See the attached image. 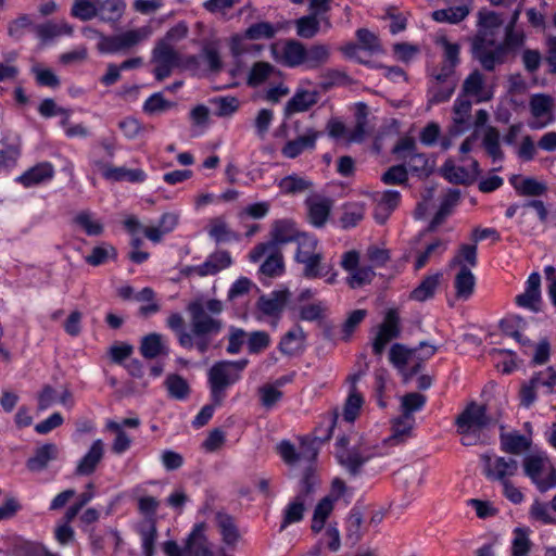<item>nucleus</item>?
Returning <instances> with one entry per match:
<instances>
[{"instance_id": "nucleus-1", "label": "nucleus", "mask_w": 556, "mask_h": 556, "mask_svg": "<svg viewBox=\"0 0 556 556\" xmlns=\"http://www.w3.org/2000/svg\"><path fill=\"white\" fill-rule=\"evenodd\" d=\"M224 309L220 300L201 295L187 304L189 330L185 329V320L179 313H172L166 319V326L175 332L181 348L205 354L224 329L225 324L220 318Z\"/></svg>"}, {"instance_id": "nucleus-2", "label": "nucleus", "mask_w": 556, "mask_h": 556, "mask_svg": "<svg viewBox=\"0 0 556 556\" xmlns=\"http://www.w3.org/2000/svg\"><path fill=\"white\" fill-rule=\"evenodd\" d=\"M248 364L249 359L241 358L218 361L211 366L207 371V383L212 402L215 405H220L226 397L227 389L241 380Z\"/></svg>"}, {"instance_id": "nucleus-3", "label": "nucleus", "mask_w": 556, "mask_h": 556, "mask_svg": "<svg viewBox=\"0 0 556 556\" xmlns=\"http://www.w3.org/2000/svg\"><path fill=\"white\" fill-rule=\"evenodd\" d=\"M278 453L282 460L289 466H304L305 473L301 482L302 498L308 495L315 485V479L312 473V464L317 457V450L313 442L301 443L300 450L296 451L295 446L290 441H282L277 446Z\"/></svg>"}, {"instance_id": "nucleus-4", "label": "nucleus", "mask_w": 556, "mask_h": 556, "mask_svg": "<svg viewBox=\"0 0 556 556\" xmlns=\"http://www.w3.org/2000/svg\"><path fill=\"white\" fill-rule=\"evenodd\" d=\"M151 61L155 64L154 76L160 81L168 77L173 70L180 65L191 68L199 64V58L195 55H190L182 61L180 54L166 40H160L155 45Z\"/></svg>"}, {"instance_id": "nucleus-5", "label": "nucleus", "mask_w": 556, "mask_h": 556, "mask_svg": "<svg viewBox=\"0 0 556 556\" xmlns=\"http://www.w3.org/2000/svg\"><path fill=\"white\" fill-rule=\"evenodd\" d=\"M523 471L536 489L544 493L556 488V468L543 453L528 455L522 462Z\"/></svg>"}, {"instance_id": "nucleus-6", "label": "nucleus", "mask_w": 556, "mask_h": 556, "mask_svg": "<svg viewBox=\"0 0 556 556\" xmlns=\"http://www.w3.org/2000/svg\"><path fill=\"white\" fill-rule=\"evenodd\" d=\"M151 35L152 28L147 25L117 35L101 37V41H98L97 47L102 53L114 54L126 52L147 40Z\"/></svg>"}, {"instance_id": "nucleus-7", "label": "nucleus", "mask_w": 556, "mask_h": 556, "mask_svg": "<svg viewBox=\"0 0 556 556\" xmlns=\"http://www.w3.org/2000/svg\"><path fill=\"white\" fill-rule=\"evenodd\" d=\"M397 159L404 162L407 170L419 176H428L432 172V165L425 153L417 151L416 142L413 138L401 139L393 149Z\"/></svg>"}, {"instance_id": "nucleus-8", "label": "nucleus", "mask_w": 556, "mask_h": 556, "mask_svg": "<svg viewBox=\"0 0 556 556\" xmlns=\"http://www.w3.org/2000/svg\"><path fill=\"white\" fill-rule=\"evenodd\" d=\"M348 439L342 437L337 442L336 456L339 463L353 476L359 473L361 468L375 456V452L367 445L346 448Z\"/></svg>"}, {"instance_id": "nucleus-9", "label": "nucleus", "mask_w": 556, "mask_h": 556, "mask_svg": "<svg viewBox=\"0 0 556 556\" xmlns=\"http://www.w3.org/2000/svg\"><path fill=\"white\" fill-rule=\"evenodd\" d=\"M481 460L483 462V473L490 481L504 483L515 477L519 470L518 460L511 457L483 454Z\"/></svg>"}, {"instance_id": "nucleus-10", "label": "nucleus", "mask_w": 556, "mask_h": 556, "mask_svg": "<svg viewBox=\"0 0 556 556\" xmlns=\"http://www.w3.org/2000/svg\"><path fill=\"white\" fill-rule=\"evenodd\" d=\"M491 422L492 419L486 415L485 406L476 402L468 404L456 418L457 431L464 435L476 434L489 427Z\"/></svg>"}, {"instance_id": "nucleus-11", "label": "nucleus", "mask_w": 556, "mask_h": 556, "mask_svg": "<svg viewBox=\"0 0 556 556\" xmlns=\"http://www.w3.org/2000/svg\"><path fill=\"white\" fill-rule=\"evenodd\" d=\"M529 109L533 121L529 123L531 129H543L556 121L555 100L545 93H534L529 101Z\"/></svg>"}, {"instance_id": "nucleus-12", "label": "nucleus", "mask_w": 556, "mask_h": 556, "mask_svg": "<svg viewBox=\"0 0 556 556\" xmlns=\"http://www.w3.org/2000/svg\"><path fill=\"white\" fill-rule=\"evenodd\" d=\"M263 256H266L260 268L263 275L277 277L283 273V256L279 248H275L273 243H260L250 252V260L254 263L258 262Z\"/></svg>"}, {"instance_id": "nucleus-13", "label": "nucleus", "mask_w": 556, "mask_h": 556, "mask_svg": "<svg viewBox=\"0 0 556 556\" xmlns=\"http://www.w3.org/2000/svg\"><path fill=\"white\" fill-rule=\"evenodd\" d=\"M389 361L403 375L405 380L410 379L421 369L418 349H408L400 343L391 346Z\"/></svg>"}, {"instance_id": "nucleus-14", "label": "nucleus", "mask_w": 556, "mask_h": 556, "mask_svg": "<svg viewBox=\"0 0 556 556\" xmlns=\"http://www.w3.org/2000/svg\"><path fill=\"white\" fill-rule=\"evenodd\" d=\"M291 293L288 289L274 290L268 294H263L256 302L257 319L275 318L278 320L285 311Z\"/></svg>"}, {"instance_id": "nucleus-15", "label": "nucleus", "mask_w": 556, "mask_h": 556, "mask_svg": "<svg viewBox=\"0 0 556 556\" xmlns=\"http://www.w3.org/2000/svg\"><path fill=\"white\" fill-rule=\"evenodd\" d=\"M493 46V40L482 35H478L473 41V55L486 71H492L496 64L502 63L505 54V48L503 46Z\"/></svg>"}, {"instance_id": "nucleus-16", "label": "nucleus", "mask_w": 556, "mask_h": 556, "mask_svg": "<svg viewBox=\"0 0 556 556\" xmlns=\"http://www.w3.org/2000/svg\"><path fill=\"white\" fill-rule=\"evenodd\" d=\"M231 264L230 254L227 251H216L207 256L200 265L186 266L182 269L185 276L205 277L216 275Z\"/></svg>"}, {"instance_id": "nucleus-17", "label": "nucleus", "mask_w": 556, "mask_h": 556, "mask_svg": "<svg viewBox=\"0 0 556 556\" xmlns=\"http://www.w3.org/2000/svg\"><path fill=\"white\" fill-rule=\"evenodd\" d=\"M401 333L400 317L395 309H389L372 342V351L381 355L386 345Z\"/></svg>"}, {"instance_id": "nucleus-18", "label": "nucleus", "mask_w": 556, "mask_h": 556, "mask_svg": "<svg viewBox=\"0 0 556 556\" xmlns=\"http://www.w3.org/2000/svg\"><path fill=\"white\" fill-rule=\"evenodd\" d=\"M450 5L431 13L438 23L458 24L464 21L472 10L473 0H448Z\"/></svg>"}, {"instance_id": "nucleus-19", "label": "nucleus", "mask_w": 556, "mask_h": 556, "mask_svg": "<svg viewBox=\"0 0 556 556\" xmlns=\"http://www.w3.org/2000/svg\"><path fill=\"white\" fill-rule=\"evenodd\" d=\"M401 193L396 190L377 191L374 194V218L378 224H384L392 212L399 206Z\"/></svg>"}, {"instance_id": "nucleus-20", "label": "nucleus", "mask_w": 556, "mask_h": 556, "mask_svg": "<svg viewBox=\"0 0 556 556\" xmlns=\"http://www.w3.org/2000/svg\"><path fill=\"white\" fill-rule=\"evenodd\" d=\"M94 164L101 170L102 176L108 180L138 184L143 182L147 178V174L140 168L129 169L124 166L117 167L102 162H96Z\"/></svg>"}, {"instance_id": "nucleus-21", "label": "nucleus", "mask_w": 556, "mask_h": 556, "mask_svg": "<svg viewBox=\"0 0 556 556\" xmlns=\"http://www.w3.org/2000/svg\"><path fill=\"white\" fill-rule=\"evenodd\" d=\"M471 102L459 96L453 105V126L450 129L452 137L459 136L470 127Z\"/></svg>"}, {"instance_id": "nucleus-22", "label": "nucleus", "mask_w": 556, "mask_h": 556, "mask_svg": "<svg viewBox=\"0 0 556 556\" xmlns=\"http://www.w3.org/2000/svg\"><path fill=\"white\" fill-rule=\"evenodd\" d=\"M302 232L299 231L291 219H278L273 223L270 229V241L268 243L279 245L295 242Z\"/></svg>"}, {"instance_id": "nucleus-23", "label": "nucleus", "mask_w": 556, "mask_h": 556, "mask_svg": "<svg viewBox=\"0 0 556 556\" xmlns=\"http://www.w3.org/2000/svg\"><path fill=\"white\" fill-rule=\"evenodd\" d=\"M54 176V167L49 162H41L27 169L16 178L25 188H30L50 181Z\"/></svg>"}, {"instance_id": "nucleus-24", "label": "nucleus", "mask_w": 556, "mask_h": 556, "mask_svg": "<svg viewBox=\"0 0 556 556\" xmlns=\"http://www.w3.org/2000/svg\"><path fill=\"white\" fill-rule=\"evenodd\" d=\"M503 429L504 427H502V432L500 433V444L503 452L511 455H521L530 451L531 438L518 431L504 432Z\"/></svg>"}, {"instance_id": "nucleus-25", "label": "nucleus", "mask_w": 556, "mask_h": 556, "mask_svg": "<svg viewBox=\"0 0 556 556\" xmlns=\"http://www.w3.org/2000/svg\"><path fill=\"white\" fill-rule=\"evenodd\" d=\"M463 94L471 97L476 102H486L492 99V91L485 86L483 75L479 71L472 72L463 84Z\"/></svg>"}, {"instance_id": "nucleus-26", "label": "nucleus", "mask_w": 556, "mask_h": 556, "mask_svg": "<svg viewBox=\"0 0 556 556\" xmlns=\"http://www.w3.org/2000/svg\"><path fill=\"white\" fill-rule=\"evenodd\" d=\"M104 455V443L97 439L88 452L78 462L75 473L78 476H90L97 469Z\"/></svg>"}, {"instance_id": "nucleus-27", "label": "nucleus", "mask_w": 556, "mask_h": 556, "mask_svg": "<svg viewBox=\"0 0 556 556\" xmlns=\"http://www.w3.org/2000/svg\"><path fill=\"white\" fill-rule=\"evenodd\" d=\"M526 290L523 293L516 296V303L532 311L539 309L541 301V276L539 273H532L527 280Z\"/></svg>"}, {"instance_id": "nucleus-28", "label": "nucleus", "mask_w": 556, "mask_h": 556, "mask_svg": "<svg viewBox=\"0 0 556 556\" xmlns=\"http://www.w3.org/2000/svg\"><path fill=\"white\" fill-rule=\"evenodd\" d=\"M59 447L54 443H46L35 450V453L26 462V467L33 472L45 470L50 462L59 456Z\"/></svg>"}, {"instance_id": "nucleus-29", "label": "nucleus", "mask_w": 556, "mask_h": 556, "mask_svg": "<svg viewBox=\"0 0 556 556\" xmlns=\"http://www.w3.org/2000/svg\"><path fill=\"white\" fill-rule=\"evenodd\" d=\"M318 137V131L314 129H307L304 135L299 136L293 140H289L281 149V153L288 159H295L303 151L313 150L316 146V140Z\"/></svg>"}, {"instance_id": "nucleus-30", "label": "nucleus", "mask_w": 556, "mask_h": 556, "mask_svg": "<svg viewBox=\"0 0 556 556\" xmlns=\"http://www.w3.org/2000/svg\"><path fill=\"white\" fill-rule=\"evenodd\" d=\"M509 182L516 192L522 197H541L548 190L547 185L544 181H540L533 177L513 175L509 178Z\"/></svg>"}, {"instance_id": "nucleus-31", "label": "nucleus", "mask_w": 556, "mask_h": 556, "mask_svg": "<svg viewBox=\"0 0 556 556\" xmlns=\"http://www.w3.org/2000/svg\"><path fill=\"white\" fill-rule=\"evenodd\" d=\"M318 101V92L314 90H298L293 97L286 103L285 115L287 117L306 112Z\"/></svg>"}, {"instance_id": "nucleus-32", "label": "nucleus", "mask_w": 556, "mask_h": 556, "mask_svg": "<svg viewBox=\"0 0 556 556\" xmlns=\"http://www.w3.org/2000/svg\"><path fill=\"white\" fill-rule=\"evenodd\" d=\"M308 210V220L317 228L323 227L330 215L332 201L327 198H314L306 201Z\"/></svg>"}, {"instance_id": "nucleus-33", "label": "nucleus", "mask_w": 556, "mask_h": 556, "mask_svg": "<svg viewBox=\"0 0 556 556\" xmlns=\"http://www.w3.org/2000/svg\"><path fill=\"white\" fill-rule=\"evenodd\" d=\"M306 48L304 45L296 40H287L280 52L279 61L289 67H296L305 62Z\"/></svg>"}, {"instance_id": "nucleus-34", "label": "nucleus", "mask_w": 556, "mask_h": 556, "mask_svg": "<svg viewBox=\"0 0 556 556\" xmlns=\"http://www.w3.org/2000/svg\"><path fill=\"white\" fill-rule=\"evenodd\" d=\"M305 339L306 336L302 327L294 326L281 338L279 351L286 355H295L304 350Z\"/></svg>"}, {"instance_id": "nucleus-35", "label": "nucleus", "mask_w": 556, "mask_h": 556, "mask_svg": "<svg viewBox=\"0 0 556 556\" xmlns=\"http://www.w3.org/2000/svg\"><path fill=\"white\" fill-rule=\"evenodd\" d=\"M34 31L39 39L48 41L61 36H71L73 34V26L65 21H49L34 26Z\"/></svg>"}, {"instance_id": "nucleus-36", "label": "nucleus", "mask_w": 556, "mask_h": 556, "mask_svg": "<svg viewBox=\"0 0 556 556\" xmlns=\"http://www.w3.org/2000/svg\"><path fill=\"white\" fill-rule=\"evenodd\" d=\"M126 9L123 0H100L97 17L104 23L118 22Z\"/></svg>"}, {"instance_id": "nucleus-37", "label": "nucleus", "mask_w": 556, "mask_h": 556, "mask_svg": "<svg viewBox=\"0 0 556 556\" xmlns=\"http://www.w3.org/2000/svg\"><path fill=\"white\" fill-rule=\"evenodd\" d=\"M140 353L148 359L155 358L162 354H167L168 350L163 342V336L152 332L143 337L140 344Z\"/></svg>"}, {"instance_id": "nucleus-38", "label": "nucleus", "mask_w": 556, "mask_h": 556, "mask_svg": "<svg viewBox=\"0 0 556 556\" xmlns=\"http://www.w3.org/2000/svg\"><path fill=\"white\" fill-rule=\"evenodd\" d=\"M478 264L477 244H460L448 266L473 268Z\"/></svg>"}, {"instance_id": "nucleus-39", "label": "nucleus", "mask_w": 556, "mask_h": 556, "mask_svg": "<svg viewBox=\"0 0 556 556\" xmlns=\"http://www.w3.org/2000/svg\"><path fill=\"white\" fill-rule=\"evenodd\" d=\"M476 278L468 267H463L455 276L454 287L456 296L462 300H468L473 293Z\"/></svg>"}, {"instance_id": "nucleus-40", "label": "nucleus", "mask_w": 556, "mask_h": 556, "mask_svg": "<svg viewBox=\"0 0 556 556\" xmlns=\"http://www.w3.org/2000/svg\"><path fill=\"white\" fill-rule=\"evenodd\" d=\"M312 181L305 177L292 174L278 181L280 192L286 195H295L305 192L312 187Z\"/></svg>"}, {"instance_id": "nucleus-41", "label": "nucleus", "mask_w": 556, "mask_h": 556, "mask_svg": "<svg viewBox=\"0 0 556 556\" xmlns=\"http://www.w3.org/2000/svg\"><path fill=\"white\" fill-rule=\"evenodd\" d=\"M323 258V254L317 253L301 260L299 263L303 265V276L309 279L327 276L330 271V266L324 263Z\"/></svg>"}, {"instance_id": "nucleus-42", "label": "nucleus", "mask_w": 556, "mask_h": 556, "mask_svg": "<svg viewBox=\"0 0 556 556\" xmlns=\"http://www.w3.org/2000/svg\"><path fill=\"white\" fill-rule=\"evenodd\" d=\"M482 146L493 162H501L504 159L500 131L495 127H486L482 138Z\"/></svg>"}, {"instance_id": "nucleus-43", "label": "nucleus", "mask_w": 556, "mask_h": 556, "mask_svg": "<svg viewBox=\"0 0 556 556\" xmlns=\"http://www.w3.org/2000/svg\"><path fill=\"white\" fill-rule=\"evenodd\" d=\"M217 526L223 536V542L228 546H235L240 539L233 518L227 514H217Z\"/></svg>"}, {"instance_id": "nucleus-44", "label": "nucleus", "mask_w": 556, "mask_h": 556, "mask_svg": "<svg viewBox=\"0 0 556 556\" xmlns=\"http://www.w3.org/2000/svg\"><path fill=\"white\" fill-rule=\"evenodd\" d=\"M138 533L141 538V546L144 556H153L154 545L157 538L155 521L153 519H149L140 523L138 527Z\"/></svg>"}, {"instance_id": "nucleus-45", "label": "nucleus", "mask_w": 556, "mask_h": 556, "mask_svg": "<svg viewBox=\"0 0 556 556\" xmlns=\"http://www.w3.org/2000/svg\"><path fill=\"white\" fill-rule=\"evenodd\" d=\"M441 279V274L437 273L434 275L427 276L419 285L416 287L412 293L410 298L418 302H424L433 296L439 282Z\"/></svg>"}, {"instance_id": "nucleus-46", "label": "nucleus", "mask_w": 556, "mask_h": 556, "mask_svg": "<svg viewBox=\"0 0 556 556\" xmlns=\"http://www.w3.org/2000/svg\"><path fill=\"white\" fill-rule=\"evenodd\" d=\"M414 424V417H408L402 414L394 420L392 426V435L389 438V440L394 444L404 442L410 435Z\"/></svg>"}, {"instance_id": "nucleus-47", "label": "nucleus", "mask_w": 556, "mask_h": 556, "mask_svg": "<svg viewBox=\"0 0 556 556\" xmlns=\"http://www.w3.org/2000/svg\"><path fill=\"white\" fill-rule=\"evenodd\" d=\"M443 176L451 182L469 184L472 181V173L462 166H456L452 159L445 161L442 166Z\"/></svg>"}, {"instance_id": "nucleus-48", "label": "nucleus", "mask_w": 556, "mask_h": 556, "mask_svg": "<svg viewBox=\"0 0 556 556\" xmlns=\"http://www.w3.org/2000/svg\"><path fill=\"white\" fill-rule=\"evenodd\" d=\"M359 377L361 374H355L351 377L352 389L350 391L349 397L344 406V419L350 422L354 421L363 404V397L361 396L359 393L356 392L355 389V383L359 379Z\"/></svg>"}, {"instance_id": "nucleus-49", "label": "nucleus", "mask_w": 556, "mask_h": 556, "mask_svg": "<svg viewBox=\"0 0 556 556\" xmlns=\"http://www.w3.org/2000/svg\"><path fill=\"white\" fill-rule=\"evenodd\" d=\"M100 0H74L71 14L80 21H90L97 17Z\"/></svg>"}, {"instance_id": "nucleus-50", "label": "nucleus", "mask_w": 556, "mask_h": 556, "mask_svg": "<svg viewBox=\"0 0 556 556\" xmlns=\"http://www.w3.org/2000/svg\"><path fill=\"white\" fill-rule=\"evenodd\" d=\"M279 27L273 25L269 22H258L250 25L244 30V38L249 40H261V39H271L275 37Z\"/></svg>"}, {"instance_id": "nucleus-51", "label": "nucleus", "mask_w": 556, "mask_h": 556, "mask_svg": "<svg viewBox=\"0 0 556 556\" xmlns=\"http://www.w3.org/2000/svg\"><path fill=\"white\" fill-rule=\"evenodd\" d=\"M276 71L275 66L268 62H256L253 64L247 83L251 87H257L264 84Z\"/></svg>"}, {"instance_id": "nucleus-52", "label": "nucleus", "mask_w": 556, "mask_h": 556, "mask_svg": "<svg viewBox=\"0 0 556 556\" xmlns=\"http://www.w3.org/2000/svg\"><path fill=\"white\" fill-rule=\"evenodd\" d=\"M365 214V206L359 202L346 203L343 206V214L340 218L343 228L355 227Z\"/></svg>"}, {"instance_id": "nucleus-53", "label": "nucleus", "mask_w": 556, "mask_h": 556, "mask_svg": "<svg viewBox=\"0 0 556 556\" xmlns=\"http://www.w3.org/2000/svg\"><path fill=\"white\" fill-rule=\"evenodd\" d=\"M208 236L217 243L230 241L236 238L235 233L228 227L224 217L218 216L210 220Z\"/></svg>"}, {"instance_id": "nucleus-54", "label": "nucleus", "mask_w": 556, "mask_h": 556, "mask_svg": "<svg viewBox=\"0 0 556 556\" xmlns=\"http://www.w3.org/2000/svg\"><path fill=\"white\" fill-rule=\"evenodd\" d=\"M176 104L164 98L162 92H155L143 103L142 110L149 115H156L169 111Z\"/></svg>"}, {"instance_id": "nucleus-55", "label": "nucleus", "mask_w": 556, "mask_h": 556, "mask_svg": "<svg viewBox=\"0 0 556 556\" xmlns=\"http://www.w3.org/2000/svg\"><path fill=\"white\" fill-rule=\"evenodd\" d=\"M333 509V498L330 496L324 497L316 506L312 520V530L319 532L325 526L326 519Z\"/></svg>"}, {"instance_id": "nucleus-56", "label": "nucleus", "mask_w": 556, "mask_h": 556, "mask_svg": "<svg viewBox=\"0 0 556 556\" xmlns=\"http://www.w3.org/2000/svg\"><path fill=\"white\" fill-rule=\"evenodd\" d=\"M478 23L481 27L479 35L488 38V34H493V30L500 28L503 24V17L493 11L480 10L478 13Z\"/></svg>"}, {"instance_id": "nucleus-57", "label": "nucleus", "mask_w": 556, "mask_h": 556, "mask_svg": "<svg viewBox=\"0 0 556 556\" xmlns=\"http://www.w3.org/2000/svg\"><path fill=\"white\" fill-rule=\"evenodd\" d=\"M74 222L78 225L88 236H100L103 232V225L100 220L93 217L89 211L79 212Z\"/></svg>"}, {"instance_id": "nucleus-58", "label": "nucleus", "mask_w": 556, "mask_h": 556, "mask_svg": "<svg viewBox=\"0 0 556 556\" xmlns=\"http://www.w3.org/2000/svg\"><path fill=\"white\" fill-rule=\"evenodd\" d=\"M320 21L318 15L312 13L295 21L296 34L301 38H313L319 30Z\"/></svg>"}, {"instance_id": "nucleus-59", "label": "nucleus", "mask_w": 556, "mask_h": 556, "mask_svg": "<svg viewBox=\"0 0 556 556\" xmlns=\"http://www.w3.org/2000/svg\"><path fill=\"white\" fill-rule=\"evenodd\" d=\"M304 500L302 495H298L294 501L289 503L285 509L283 521L280 526V531L285 530L289 525L299 522L303 518Z\"/></svg>"}, {"instance_id": "nucleus-60", "label": "nucleus", "mask_w": 556, "mask_h": 556, "mask_svg": "<svg viewBox=\"0 0 556 556\" xmlns=\"http://www.w3.org/2000/svg\"><path fill=\"white\" fill-rule=\"evenodd\" d=\"M529 515L532 519L544 525H556V513L552 510L551 503L546 504L534 501L530 507Z\"/></svg>"}, {"instance_id": "nucleus-61", "label": "nucleus", "mask_w": 556, "mask_h": 556, "mask_svg": "<svg viewBox=\"0 0 556 556\" xmlns=\"http://www.w3.org/2000/svg\"><path fill=\"white\" fill-rule=\"evenodd\" d=\"M295 242L298 244V250L295 253L296 262H300L301 260H304L307 256H313L318 253L316 251L318 240L312 235L302 232Z\"/></svg>"}, {"instance_id": "nucleus-62", "label": "nucleus", "mask_w": 556, "mask_h": 556, "mask_svg": "<svg viewBox=\"0 0 556 556\" xmlns=\"http://www.w3.org/2000/svg\"><path fill=\"white\" fill-rule=\"evenodd\" d=\"M106 428L113 432H115V439L112 444V451L115 454H123L125 453L131 444V439L128 437V434L122 429V425L110 420L106 424Z\"/></svg>"}, {"instance_id": "nucleus-63", "label": "nucleus", "mask_w": 556, "mask_h": 556, "mask_svg": "<svg viewBox=\"0 0 556 556\" xmlns=\"http://www.w3.org/2000/svg\"><path fill=\"white\" fill-rule=\"evenodd\" d=\"M457 80H447L443 84H431L429 88V101L431 103H442L447 101L455 91Z\"/></svg>"}, {"instance_id": "nucleus-64", "label": "nucleus", "mask_w": 556, "mask_h": 556, "mask_svg": "<svg viewBox=\"0 0 556 556\" xmlns=\"http://www.w3.org/2000/svg\"><path fill=\"white\" fill-rule=\"evenodd\" d=\"M306 55L304 64L308 68H316L325 64L330 55L329 48L325 45H315L309 49H306Z\"/></svg>"}]
</instances>
